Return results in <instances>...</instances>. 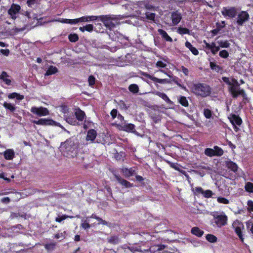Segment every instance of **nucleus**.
<instances>
[{"mask_svg":"<svg viewBox=\"0 0 253 253\" xmlns=\"http://www.w3.org/2000/svg\"><path fill=\"white\" fill-rule=\"evenodd\" d=\"M56 243L55 242L46 244L44 248L47 251H51L55 249Z\"/></svg>","mask_w":253,"mask_h":253,"instance_id":"obj_38","label":"nucleus"},{"mask_svg":"<svg viewBox=\"0 0 253 253\" xmlns=\"http://www.w3.org/2000/svg\"><path fill=\"white\" fill-rule=\"evenodd\" d=\"M36 0H27V4L28 6L30 7H32V5L35 3Z\"/></svg>","mask_w":253,"mask_h":253,"instance_id":"obj_64","label":"nucleus"},{"mask_svg":"<svg viewBox=\"0 0 253 253\" xmlns=\"http://www.w3.org/2000/svg\"><path fill=\"white\" fill-rule=\"evenodd\" d=\"M75 115L76 120L80 121H83L85 116V113L80 109H78L75 112Z\"/></svg>","mask_w":253,"mask_h":253,"instance_id":"obj_26","label":"nucleus"},{"mask_svg":"<svg viewBox=\"0 0 253 253\" xmlns=\"http://www.w3.org/2000/svg\"><path fill=\"white\" fill-rule=\"evenodd\" d=\"M96 136V131L94 129H90L87 132L85 140L87 141H90L91 143H93L94 142Z\"/></svg>","mask_w":253,"mask_h":253,"instance_id":"obj_16","label":"nucleus"},{"mask_svg":"<svg viewBox=\"0 0 253 253\" xmlns=\"http://www.w3.org/2000/svg\"><path fill=\"white\" fill-rule=\"evenodd\" d=\"M213 195V193L211 190H207L204 191L203 196L206 198H210L212 197V196Z\"/></svg>","mask_w":253,"mask_h":253,"instance_id":"obj_49","label":"nucleus"},{"mask_svg":"<svg viewBox=\"0 0 253 253\" xmlns=\"http://www.w3.org/2000/svg\"><path fill=\"white\" fill-rule=\"evenodd\" d=\"M126 157V153L123 151L120 152H116L114 154V157L117 161H124V158Z\"/></svg>","mask_w":253,"mask_h":253,"instance_id":"obj_29","label":"nucleus"},{"mask_svg":"<svg viewBox=\"0 0 253 253\" xmlns=\"http://www.w3.org/2000/svg\"><path fill=\"white\" fill-rule=\"evenodd\" d=\"M229 119L233 126L237 125L240 126L243 122L241 117L236 114L231 115Z\"/></svg>","mask_w":253,"mask_h":253,"instance_id":"obj_18","label":"nucleus"},{"mask_svg":"<svg viewBox=\"0 0 253 253\" xmlns=\"http://www.w3.org/2000/svg\"><path fill=\"white\" fill-rule=\"evenodd\" d=\"M213 151L214 152V156H221L224 153L223 149L218 146H214L213 147Z\"/></svg>","mask_w":253,"mask_h":253,"instance_id":"obj_33","label":"nucleus"},{"mask_svg":"<svg viewBox=\"0 0 253 253\" xmlns=\"http://www.w3.org/2000/svg\"><path fill=\"white\" fill-rule=\"evenodd\" d=\"M94 26L92 24H87L84 26L81 27L79 28V30L82 32H84V31H87L89 32H91L93 31Z\"/></svg>","mask_w":253,"mask_h":253,"instance_id":"obj_28","label":"nucleus"},{"mask_svg":"<svg viewBox=\"0 0 253 253\" xmlns=\"http://www.w3.org/2000/svg\"><path fill=\"white\" fill-rule=\"evenodd\" d=\"M247 205L249 207L248 211H253V201L252 200H249L248 201Z\"/></svg>","mask_w":253,"mask_h":253,"instance_id":"obj_59","label":"nucleus"},{"mask_svg":"<svg viewBox=\"0 0 253 253\" xmlns=\"http://www.w3.org/2000/svg\"><path fill=\"white\" fill-rule=\"evenodd\" d=\"M181 71L183 73V74L185 76H188V75L189 70H188V69L187 68L183 66H182L181 67Z\"/></svg>","mask_w":253,"mask_h":253,"instance_id":"obj_60","label":"nucleus"},{"mask_svg":"<svg viewBox=\"0 0 253 253\" xmlns=\"http://www.w3.org/2000/svg\"><path fill=\"white\" fill-rule=\"evenodd\" d=\"M58 72V69L55 66H50L47 70L45 75L50 76Z\"/></svg>","mask_w":253,"mask_h":253,"instance_id":"obj_30","label":"nucleus"},{"mask_svg":"<svg viewBox=\"0 0 253 253\" xmlns=\"http://www.w3.org/2000/svg\"><path fill=\"white\" fill-rule=\"evenodd\" d=\"M206 238L208 241L212 243L216 242L217 240V238L215 236L210 234H207L206 236Z\"/></svg>","mask_w":253,"mask_h":253,"instance_id":"obj_37","label":"nucleus"},{"mask_svg":"<svg viewBox=\"0 0 253 253\" xmlns=\"http://www.w3.org/2000/svg\"><path fill=\"white\" fill-rule=\"evenodd\" d=\"M31 112L39 117L45 116L49 115L48 110L43 107H32L31 109Z\"/></svg>","mask_w":253,"mask_h":253,"instance_id":"obj_6","label":"nucleus"},{"mask_svg":"<svg viewBox=\"0 0 253 253\" xmlns=\"http://www.w3.org/2000/svg\"><path fill=\"white\" fill-rule=\"evenodd\" d=\"M66 231H64L61 233H57V234L54 235V238L55 239H60L61 238L62 240H63L66 237Z\"/></svg>","mask_w":253,"mask_h":253,"instance_id":"obj_51","label":"nucleus"},{"mask_svg":"<svg viewBox=\"0 0 253 253\" xmlns=\"http://www.w3.org/2000/svg\"><path fill=\"white\" fill-rule=\"evenodd\" d=\"M4 158L7 160H11L13 159L15 156V153L13 149H6L3 153Z\"/></svg>","mask_w":253,"mask_h":253,"instance_id":"obj_20","label":"nucleus"},{"mask_svg":"<svg viewBox=\"0 0 253 253\" xmlns=\"http://www.w3.org/2000/svg\"><path fill=\"white\" fill-rule=\"evenodd\" d=\"M118 126L120 129L126 132H134L135 131V126L132 124H125L122 123L121 124H118Z\"/></svg>","mask_w":253,"mask_h":253,"instance_id":"obj_11","label":"nucleus"},{"mask_svg":"<svg viewBox=\"0 0 253 253\" xmlns=\"http://www.w3.org/2000/svg\"><path fill=\"white\" fill-rule=\"evenodd\" d=\"M204 115L207 119H210L212 116V112L209 109H204Z\"/></svg>","mask_w":253,"mask_h":253,"instance_id":"obj_50","label":"nucleus"},{"mask_svg":"<svg viewBox=\"0 0 253 253\" xmlns=\"http://www.w3.org/2000/svg\"><path fill=\"white\" fill-rule=\"evenodd\" d=\"M110 115L112 118V119H115V118H116L118 116V111L117 109H113L111 111V113H110Z\"/></svg>","mask_w":253,"mask_h":253,"instance_id":"obj_58","label":"nucleus"},{"mask_svg":"<svg viewBox=\"0 0 253 253\" xmlns=\"http://www.w3.org/2000/svg\"><path fill=\"white\" fill-rule=\"evenodd\" d=\"M245 190L249 193H253V183L250 182H247L245 186Z\"/></svg>","mask_w":253,"mask_h":253,"instance_id":"obj_44","label":"nucleus"},{"mask_svg":"<svg viewBox=\"0 0 253 253\" xmlns=\"http://www.w3.org/2000/svg\"><path fill=\"white\" fill-rule=\"evenodd\" d=\"M68 39L70 42H75L79 39L78 35L75 33L69 34L68 36Z\"/></svg>","mask_w":253,"mask_h":253,"instance_id":"obj_40","label":"nucleus"},{"mask_svg":"<svg viewBox=\"0 0 253 253\" xmlns=\"http://www.w3.org/2000/svg\"><path fill=\"white\" fill-rule=\"evenodd\" d=\"M114 18L110 15H100L99 21L102 22L109 29L112 30L115 27L116 24L112 22Z\"/></svg>","mask_w":253,"mask_h":253,"instance_id":"obj_3","label":"nucleus"},{"mask_svg":"<svg viewBox=\"0 0 253 253\" xmlns=\"http://www.w3.org/2000/svg\"><path fill=\"white\" fill-rule=\"evenodd\" d=\"M32 122L34 124H36L38 125H41V126H49V125H52L54 121L50 119H40L38 121L34 120L32 121Z\"/></svg>","mask_w":253,"mask_h":253,"instance_id":"obj_15","label":"nucleus"},{"mask_svg":"<svg viewBox=\"0 0 253 253\" xmlns=\"http://www.w3.org/2000/svg\"><path fill=\"white\" fill-rule=\"evenodd\" d=\"M0 51L5 56H8L9 54V50L8 49H1Z\"/></svg>","mask_w":253,"mask_h":253,"instance_id":"obj_62","label":"nucleus"},{"mask_svg":"<svg viewBox=\"0 0 253 253\" xmlns=\"http://www.w3.org/2000/svg\"><path fill=\"white\" fill-rule=\"evenodd\" d=\"M158 33L161 36L162 38L167 42H172V38L169 36L168 33L164 30L159 29L158 30Z\"/></svg>","mask_w":253,"mask_h":253,"instance_id":"obj_22","label":"nucleus"},{"mask_svg":"<svg viewBox=\"0 0 253 253\" xmlns=\"http://www.w3.org/2000/svg\"><path fill=\"white\" fill-rule=\"evenodd\" d=\"M226 165L228 169H230L234 172H236L238 171V167L235 163L231 161H226Z\"/></svg>","mask_w":253,"mask_h":253,"instance_id":"obj_21","label":"nucleus"},{"mask_svg":"<svg viewBox=\"0 0 253 253\" xmlns=\"http://www.w3.org/2000/svg\"><path fill=\"white\" fill-rule=\"evenodd\" d=\"M115 177L117 181L125 188H130L134 186L133 183L123 179L119 175L115 174Z\"/></svg>","mask_w":253,"mask_h":253,"instance_id":"obj_14","label":"nucleus"},{"mask_svg":"<svg viewBox=\"0 0 253 253\" xmlns=\"http://www.w3.org/2000/svg\"><path fill=\"white\" fill-rule=\"evenodd\" d=\"M185 46L188 48L194 55H198L199 51L198 49L196 47L193 46L189 42L186 41L185 43Z\"/></svg>","mask_w":253,"mask_h":253,"instance_id":"obj_25","label":"nucleus"},{"mask_svg":"<svg viewBox=\"0 0 253 253\" xmlns=\"http://www.w3.org/2000/svg\"><path fill=\"white\" fill-rule=\"evenodd\" d=\"M214 222L218 227L225 226L227 224L228 217L225 213L220 215H213Z\"/></svg>","mask_w":253,"mask_h":253,"instance_id":"obj_4","label":"nucleus"},{"mask_svg":"<svg viewBox=\"0 0 253 253\" xmlns=\"http://www.w3.org/2000/svg\"><path fill=\"white\" fill-rule=\"evenodd\" d=\"M155 94L161 97L167 103L170 104H171L172 103V102L170 100V99L169 98V97L166 93L164 92H161L160 91H156L155 92Z\"/></svg>","mask_w":253,"mask_h":253,"instance_id":"obj_24","label":"nucleus"},{"mask_svg":"<svg viewBox=\"0 0 253 253\" xmlns=\"http://www.w3.org/2000/svg\"><path fill=\"white\" fill-rule=\"evenodd\" d=\"M146 18L150 20L154 21L155 18V13H150L149 12H146Z\"/></svg>","mask_w":253,"mask_h":253,"instance_id":"obj_52","label":"nucleus"},{"mask_svg":"<svg viewBox=\"0 0 253 253\" xmlns=\"http://www.w3.org/2000/svg\"><path fill=\"white\" fill-rule=\"evenodd\" d=\"M156 65L157 67L160 68H165L167 66L166 63L160 60L158 61Z\"/></svg>","mask_w":253,"mask_h":253,"instance_id":"obj_57","label":"nucleus"},{"mask_svg":"<svg viewBox=\"0 0 253 253\" xmlns=\"http://www.w3.org/2000/svg\"><path fill=\"white\" fill-rule=\"evenodd\" d=\"M182 18L181 13L178 10H175L171 13V19L173 25H177Z\"/></svg>","mask_w":253,"mask_h":253,"instance_id":"obj_12","label":"nucleus"},{"mask_svg":"<svg viewBox=\"0 0 253 253\" xmlns=\"http://www.w3.org/2000/svg\"><path fill=\"white\" fill-rule=\"evenodd\" d=\"M204 43L205 44V48L206 49H210L213 55H215L220 49L219 46H216L214 42L209 43L204 40Z\"/></svg>","mask_w":253,"mask_h":253,"instance_id":"obj_13","label":"nucleus"},{"mask_svg":"<svg viewBox=\"0 0 253 253\" xmlns=\"http://www.w3.org/2000/svg\"><path fill=\"white\" fill-rule=\"evenodd\" d=\"M81 227L84 229H87L90 227V225L87 220H85L83 223L81 224Z\"/></svg>","mask_w":253,"mask_h":253,"instance_id":"obj_55","label":"nucleus"},{"mask_svg":"<svg viewBox=\"0 0 253 253\" xmlns=\"http://www.w3.org/2000/svg\"><path fill=\"white\" fill-rule=\"evenodd\" d=\"M88 82L89 85H93L95 83V78L92 75L89 76L88 79Z\"/></svg>","mask_w":253,"mask_h":253,"instance_id":"obj_54","label":"nucleus"},{"mask_svg":"<svg viewBox=\"0 0 253 253\" xmlns=\"http://www.w3.org/2000/svg\"><path fill=\"white\" fill-rule=\"evenodd\" d=\"M66 122L72 125H76L77 124V121L75 118L74 117L68 116L66 118Z\"/></svg>","mask_w":253,"mask_h":253,"instance_id":"obj_43","label":"nucleus"},{"mask_svg":"<svg viewBox=\"0 0 253 253\" xmlns=\"http://www.w3.org/2000/svg\"><path fill=\"white\" fill-rule=\"evenodd\" d=\"M107 241L111 244L116 245L120 243V239L118 236H112L107 238Z\"/></svg>","mask_w":253,"mask_h":253,"instance_id":"obj_27","label":"nucleus"},{"mask_svg":"<svg viewBox=\"0 0 253 253\" xmlns=\"http://www.w3.org/2000/svg\"><path fill=\"white\" fill-rule=\"evenodd\" d=\"M140 74H141V75L151 80L155 83H158L159 84H166V83H169L170 82V81L168 79H158L152 75L149 74L148 73H147L146 72H141L140 73Z\"/></svg>","mask_w":253,"mask_h":253,"instance_id":"obj_8","label":"nucleus"},{"mask_svg":"<svg viewBox=\"0 0 253 253\" xmlns=\"http://www.w3.org/2000/svg\"><path fill=\"white\" fill-rule=\"evenodd\" d=\"M205 154L210 157H212L214 156V152L213 151V149L208 148L205 149L204 151Z\"/></svg>","mask_w":253,"mask_h":253,"instance_id":"obj_41","label":"nucleus"},{"mask_svg":"<svg viewBox=\"0 0 253 253\" xmlns=\"http://www.w3.org/2000/svg\"><path fill=\"white\" fill-rule=\"evenodd\" d=\"M177 33L180 35L190 34V30L183 27H179L177 29Z\"/></svg>","mask_w":253,"mask_h":253,"instance_id":"obj_42","label":"nucleus"},{"mask_svg":"<svg viewBox=\"0 0 253 253\" xmlns=\"http://www.w3.org/2000/svg\"><path fill=\"white\" fill-rule=\"evenodd\" d=\"M8 97L9 99L16 98L18 100H22L24 98L23 95H20V94L16 93V92H13V93H10L8 95Z\"/></svg>","mask_w":253,"mask_h":253,"instance_id":"obj_31","label":"nucleus"},{"mask_svg":"<svg viewBox=\"0 0 253 253\" xmlns=\"http://www.w3.org/2000/svg\"><path fill=\"white\" fill-rule=\"evenodd\" d=\"M68 217L72 218V216H69L65 215V214L63 215L62 216L57 217L55 218V221L57 222H61L62 221L66 219V218H67Z\"/></svg>","mask_w":253,"mask_h":253,"instance_id":"obj_53","label":"nucleus"},{"mask_svg":"<svg viewBox=\"0 0 253 253\" xmlns=\"http://www.w3.org/2000/svg\"><path fill=\"white\" fill-rule=\"evenodd\" d=\"M173 81L175 83V84H176L181 88H182L185 90H186L187 89L186 86H185L183 84H180L178 81L173 80Z\"/></svg>","mask_w":253,"mask_h":253,"instance_id":"obj_63","label":"nucleus"},{"mask_svg":"<svg viewBox=\"0 0 253 253\" xmlns=\"http://www.w3.org/2000/svg\"><path fill=\"white\" fill-rule=\"evenodd\" d=\"M250 19V15L246 11H241L238 15L236 23L239 26H242L243 24L248 21Z\"/></svg>","mask_w":253,"mask_h":253,"instance_id":"obj_5","label":"nucleus"},{"mask_svg":"<svg viewBox=\"0 0 253 253\" xmlns=\"http://www.w3.org/2000/svg\"><path fill=\"white\" fill-rule=\"evenodd\" d=\"M222 80L227 84L231 85V86L229 88V91L231 93L233 98H236L239 95H240L243 97L244 99H247V95L243 89H239L237 90H236L237 86L239 85L236 80L233 79V82H234L236 84H233L230 82L228 77H223L222 78Z\"/></svg>","mask_w":253,"mask_h":253,"instance_id":"obj_2","label":"nucleus"},{"mask_svg":"<svg viewBox=\"0 0 253 253\" xmlns=\"http://www.w3.org/2000/svg\"><path fill=\"white\" fill-rule=\"evenodd\" d=\"M128 89L130 92L136 93L139 91V87L136 84H131L128 86Z\"/></svg>","mask_w":253,"mask_h":253,"instance_id":"obj_39","label":"nucleus"},{"mask_svg":"<svg viewBox=\"0 0 253 253\" xmlns=\"http://www.w3.org/2000/svg\"><path fill=\"white\" fill-rule=\"evenodd\" d=\"M189 0H171V2L175 3L177 6H179L180 4L184 3Z\"/></svg>","mask_w":253,"mask_h":253,"instance_id":"obj_56","label":"nucleus"},{"mask_svg":"<svg viewBox=\"0 0 253 253\" xmlns=\"http://www.w3.org/2000/svg\"><path fill=\"white\" fill-rule=\"evenodd\" d=\"M21 9L20 6L18 4L12 3L8 10V14L13 19L16 18V15L18 14Z\"/></svg>","mask_w":253,"mask_h":253,"instance_id":"obj_9","label":"nucleus"},{"mask_svg":"<svg viewBox=\"0 0 253 253\" xmlns=\"http://www.w3.org/2000/svg\"><path fill=\"white\" fill-rule=\"evenodd\" d=\"M229 52L225 49L219 51V55L221 58H227L229 57Z\"/></svg>","mask_w":253,"mask_h":253,"instance_id":"obj_47","label":"nucleus"},{"mask_svg":"<svg viewBox=\"0 0 253 253\" xmlns=\"http://www.w3.org/2000/svg\"><path fill=\"white\" fill-rule=\"evenodd\" d=\"M217 43H218V46H219V48L220 47L228 48L230 46V43H229V42L227 40H226V41H223V40L218 41L217 42Z\"/></svg>","mask_w":253,"mask_h":253,"instance_id":"obj_34","label":"nucleus"},{"mask_svg":"<svg viewBox=\"0 0 253 253\" xmlns=\"http://www.w3.org/2000/svg\"><path fill=\"white\" fill-rule=\"evenodd\" d=\"M191 233L198 237H201L203 235L204 231L198 227H193L191 230Z\"/></svg>","mask_w":253,"mask_h":253,"instance_id":"obj_23","label":"nucleus"},{"mask_svg":"<svg viewBox=\"0 0 253 253\" xmlns=\"http://www.w3.org/2000/svg\"><path fill=\"white\" fill-rule=\"evenodd\" d=\"M210 68L212 70H215L216 72H219L222 70V67L219 65L216 64L214 62H211L210 63Z\"/></svg>","mask_w":253,"mask_h":253,"instance_id":"obj_36","label":"nucleus"},{"mask_svg":"<svg viewBox=\"0 0 253 253\" xmlns=\"http://www.w3.org/2000/svg\"><path fill=\"white\" fill-rule=\"evenodd\" d=\"M192 92L196 96L205 98L210 96L211 93L210 86L205 83L194 84L191 87Z\"/></svg>","mask_w":253,"mask_h":253,"instance_id":"obj_1","label":"nucleus"},{"mask_svg":"<svg viewBox=\"0 0 253 253\" xmlns=\"http://www.w3.org/2000/svg\"><path fill=\"white\" fill-rule=\"evenodd\" d=\"M122 171L126 178L129 177L136 174V168L131 167L129 169L124 168L122 169Z\"/></svg>","mask_w":253,"mask_h":253,"instance_id":"obj_17","label":"nucleus"},{"mask_svg":"<svg viewBox=\"0 0 253 253\" xmlns=\"http://www.w3.org/2000/svg\"><path fill=\"white\" fill-rule=\"evenodd\" d=\"M178 102L183 106L187 107L189 106L188 101L185 96H180L178 98Z\"/></svg>","mask_w":253,"mask_h":253,"instance_id":"obj_32","label":"nucleus"},{"mask_svg":"<svg viewBox=\"0 0 253 253\" xmlns=\"http://www.w3.org/2000/svg\"><path fill=\"white\" fill-rule=\"evenodd\" d=\"M237 13V9L235 7L229 8L224 7L221 11V14L224 17L227 16L230 18H234L236 16Z\"/></svg>","mask_w":253,"mask_h":253,"instance_id":"obj_7","label":"nucleus"},{"mask_svg":"<svg viewBox=\"0 0 253 253\" xmlns=\"http://www.w3.org/2000/svg\"><path fill=\"white\" fill-rule=\"evenodd\" d=\"M99 16H84L79 18L80 22L99 21Z\"/></svg>","mask_w":253,"mask_h":253,"instance_id":"obj_19","label":"nucleus"},{"mask_svg":"<svg viewBox=\"0 0 253 253\" xmlns=\"http://www.w3.org/2000/svg\"><path fill=\"white\" fill-rule=\"evenodd\" d=\"M220 23L217 22L216 23V28L214 29H213L211 31V33L213 35H216L218 34L219 31L223 28H224V26H222V27H219Z\"/></svg>","mask_w":253,"mask_h":253,"instance_id":"obj_46","label":"nucleus"},{"mask_svg":"<svg viewBox=\"0 0 253 253\" xmlns=\"http://www.w3.org/2000/svg\"><path fill=\"white\" fill-rule=\"evenodd\" d=\"M233 227L234 228L235 232L238 235L240 240L244 242V237L242 234V229L244 228V226L242 223L238 222H234L232 224Z\"/></svg>","mask_w":253,"mask_h":253,"instance_id":"obj_10","label":"nucleus"},{"mask_svg":"<svg viewBox=\"0 0 253 253\" xmlns=\"http://www.w3.org/2000/svg\"><path fill=\"white\" fill-rule=\"evenodd\" d=\"M3 106L6 109L9 110L11 112H13L16 109V107L14 105L6 102L3 103Z\"/></svg>","mask_w":253,"mask_h":253,"instance_id":"obj_35","label":"nucleus"},{"mask_svg":"<svg viewBox=\"0 0 253 253\" xmlns=\"http://www.w3.org/2000/svg\"><path fill=\"white\" fill-rule=\"evenodd\" d=\"M217 201L218 203L223 204H228L229 203V201L227 199L222 197H218L217 198Z\"/></svg>","mask_w":253,"mask_h":253,"instance_id":"obj_48","label":"nucleus"},{"mask_svg":"<svg viewBox=\"0 0 253 253\" xmlns=\"http://www.w3.org/2000/svg\"><path fill=\"white\" fill-rule=\"evenodd\" d=\"M203 189L201 187H196L194 189H193V191L195 195H199L200 194H203L204 193Z\"/></svg>","mask_w":253,"mask_h":253,"instance_id":"obj_45","label":"nucleus"},{"mask_svg":"<svg viewBox=\"0 0 253 253\" xmlns=\"http://www.w3.org/2000/svg\"><path fill=\"white\" fill-rule=\"evenodd\" d=\"M9 76L8 75L7 73L5 71H2L1 75H0V79L3 80L6 77H8Z\"/></svg>","mask_w":253,"mask_h":253,"instance_id":"obj_61","label":"nucleus"}]
</instances>
